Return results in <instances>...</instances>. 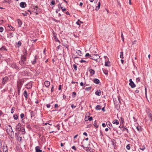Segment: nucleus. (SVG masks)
Here are the masks:
<instances>
[{
    "mask_svg": "<svg viewBox=\"0 0 152 152\" xmlns=\"http://www.w3.org/2000/svg\"><path fill=\"white\" fill-rule=\"evenodd\" d=\"M25 51H23V55H21V60L26 61V56L27 54V51L25 49Z\"/></svg>",
    "mask_w": 152,
    "mask_h": 152,
    "instance_id": "obj_1",
    "label": "nucleus"
},
{
    "mask_svg": "<svg viewBox=\"0 0 152 152\" xmlns=\"http://www.w3.org/2000/svg\"><path fill=\"white\" fill-rule=\"evenodd\" d=\"M21 128H23V127H22L21 124L20 123H18L16 126L15 130L17 132H18L21 130Z\"/></svg>",
    "mask_w": 152,
    "mask_h": 152,
    "instance_id": "obj_2",
    "label": "nucleus"
},
{
    "mask_svg": "<svg viewBox=\"0 0 152 152\" xmlns=\"http://www.w3.org/2000/svg\"><path fill=\"white\" fill-rule=\"evenodd\" d=\"M24 82V80L23 79H21L18 80L17 82V85L21 86H22Z\"/></svg>",
    "mask_w": 152,
    "mask_h": 152,
    "instance_id": "obj_3",
    "label": "nucleus"
},
{
    "mask_svg": "<svg viewBox=\"0 0 152 152\" xmlns=\"http://www.w3.org/2000/svg\"><path fill=\"white\" fill-rule=\"evenodd\" d=\"M8 79V78L6 76L3 77L2 82V84L4 85L7 83Z\"/></svg>",
    "mask_w": 152,
    "mask_h": 152,
    "instance_id": "obj_4",
    "label": "nucleus"
},
{
    "mask_svg": "<svg viewBox=\"0 0 152 152\" xmlns=\"http://www.w3.org/2000/svg\"><path fill=\"white\" fill-rule=\"evenodd\" d=\"M129 81L130 82V83L129 84L131 88H134L135 87L136 85L134 83V82L132 81V80L131 79H130L129 80Z\"/></svg>",
    "mask_w": 152,
    "mask_h": 152,
    "instance_id": "obj_5",
    "label": "nucleus"
},
{
    "mask_svg": "<svg viewBox=\"0 0 152 152\" xmlns=\"http://www.w3.org/2000/svg\"><path fill=\"white\" fill-rule=\"evenodd\" d=\"M26 61L21 60L19 62V64L22 66L23 68H24L25 67V66L26 64Z\"/></svg>",
    "mask_w": 152,
    "mask_h": 152,
    "instance_id": "obj_6",
    "label": "nucleus"
},
{
    "mask_svg": "<svg viewBox=\"0 0 152 152\" xmlns=\"http://www.w3.org/2000/svg\"><path fill=\"white\" fill-rule=\"evenodd\" d=\"M11 67L15 69L16 70H20V69L18 66H17L15 63H13Z\"/></svg>",
    "mask_w": 152,
    "mask_h": 152,
    "instance_id": "obj_7",
    "label": "nucleus"
},
{
    "mask_svg": "<svg viewBox=\"0 0 152 152\" xmlns=\"http://www.w3.org/2000/svg\"><path fill=\"white\" fill-rule=\"evenodd\" d=\"M26 4L25 2H22L20 3V6L22 8H24L26 7Z\"/></svg>",
    "mask_w": 152,
    "mask_h": 152,
    "instance_id": "obj_8",
    "label": "nucleus"
},
{
    "mask_svg": "<svg viewBox=\"0 0 152 152\" xmlns=\"http://www.w3.org/2000/svg\"><path fill=\"white\" fill-rule=\"evenodd\" d=\"M32 83L31 82H29L26 85V88L27 89H30L32 87Z\"/></svg>",
    "mask_w": 152,
    "mask_h": 152,
    "instance_id": "obj_9",
    "label": "nucleus"
},
{
    "mask_svg": "<svg viewBox=\"0 0 152 152\" xmlns=\"http://www.w3.org/2000/svg\"><path fill=\"white\" fill-rule=\"evenodd\" d=\"M20 74L22 75L25 76H28V73L26 71H24L23 72H20Z\"/></svg>",
    "mask_w": 152,
    "mask_h": 152,
    "instance_id": "obj_10",
    "label": "nucleus"
},
{
    "mask_svg": "<svg viewBox=\"0 0 152 152\" xmlns=\"http://www.w3.org/2000/svg\"><path fill=\"white\" fill-rule=\"evenodd\" d=\"M111 142L112 143V145L113 146L114 148L115 149H116V141L115 140H112Z\"/></svg>",
    "mask_w": 152,
    "mask_h": 152,
    "instance_id": "obj_11",
    "label": "nucleus"
},
{
    "mask_svg": "<svg viewBox=\"0 0 152 152\" xmlns=\"http://www.w3.org/2000/svg\"><path fill=\"white\" fill-rule=\"evenodd\" d=\"M50 83L49 81H45L44 82V85L46 87H49L50 85Z\"/></svg>",
    "mask_w": 152,
    "mask_h": 152,
    "instance_id": "obj_12",
    "label": "nucleus"
},
{
    "mask_svg": "<svg viewBox=\"0 0 152 152\" xmlns=\"http://www.w3.org/2000/svg\"><path fill=\"white\" fill-rule=\"evenodd\" d=\"M87 152H93V149H92L91 148L86 147V148L85 150Z\"/></svg>",
    "mask_w": 152,
    "mask_h": 152,
    "instance_id": "obj_13",
    "label": "nucleus"
},
{
    "mask_svg": "<svg viewBox=\"0 0 152 152\" xmlns=\"http://www.w3.org/2000/svg\"><path fill=\"white\" fill-rule=\"evenodd\" d=\"M17 88H18V95H19L20 94V89H21V87H22V86L17 85Z\"/></svg>",
    "mask_w": 152,
    "mask_h": 152,
    "instance_id": "obj_14",
    "label": "nucleus"
},
{
    "mask_svg": "<svg viewBox=\"0 0 152 152\" xmlns=\"http://www.w3.org/2000/svg\"><path fill=\"white\" fill-rule=\"evenodd\" d=\"M114 102L115 105V108H116L117 110L119 109L120 108V105L118 104L117 102H115L114 101Z\"/></svg>",
    "mask_w": 152,
    "mask_h": 152,
    "instance_id": "obj_15",
    "label": "nucleus"
},
{
    "mask_svg": "<svg viewBox=\"0 0 152 152\" xmlns=\"http://www.w3.org/2000/svg\"><path fill=\"white\" fill-rule=\"evenodd\" d=\"M7 133L9 134L10 133H13L14 134V132L12 128H10L9 129H7Z\"/></svg>",
    "mask_w": 152,
    "mask_h": 152,
    "instance_id": "obj_16",
    "label": "nucleus"
},
{
    "mask_svg": "<svg viewBox=\"0 0 152 152\" xmlns=\"http://www.w3.org/2000/svg\"><path fill=\"white\" fill-rule=\"evenodd\" d=\"M39 148L40 147L39 146H37L35 148L36 152H42V150L40 149Z\"/></svg>",
    "mask_w": 152,
    "mask_h": 152,
    "instance_id": "obj_17",
    "label": "nucleus"
},
{
    "mask_svg": "<svg viewBox=\"0 0 152 152\" xmlns=\"http://www.w3.org/2000/svg\"><path fill=\"white\" fill-rule=\"evenodd\" d=\"M93 82L96 84H98L99 83V80L97 78L94 79L93 80Z\"/></svg>",
    "mask_w": 152,
    "mask_h": 152,
    "instance_id": "obj_18",
    "label": "nucleus"
},
{
    "mask_svg": "<svg viewBox=\"0 0 152 152\" xmlns=\"http://www.w3.org/2000/svg\"><path fill=\"white\" fill-rule=\"evenodd\" d=\"M121 130L123 131H124L126 130L127 131V132H128V130L125 126H122V128H121Z\"/></svg>",
    "mask_w": 152,
    "mask_h": 152,
    "instance_id": "obj_19",
    "label": "nucleus"
},
{
    "mask_svg": "<svg viewBox=\"0 0 152 152\" xmlns=\"http://www.w3.org/2000/svg\"><path fill=\"white\" fill-rule=\"evenodd\" d=\"M137 130L139 132L142 131V128L140 126H138L136 127Z\"/></svg>",
    "mask_w": 152,
    "mask_h": 152,
    "instance_id": "obj_20",
    "label": "nucleus"
},
{
    "mask_svg": "<svg viewBox=\"0 0 152 152\" xmlns=\"http://www.w3.org/2000/svg\"><path fill=\"white\" fill-rule=\"evenodd\" d=\"M95 94L97 96H100L101 95V92L100 90L97 91L95 92Z\"/></svg>",
    "mask_w": 152,
    "mask_h": 152,
    "instance_id": "obj_21",
    "label": "nucleus"
},
{
    "mask_svg": "<svg viewBox=\"0 0 152 152\" xmlns=\"http://www.w3.org/2000/svg\"><path fill=\"white\" fill-rule=\"evenodd\" d=\"M106 125H107V126L110 129H111V128L110 127V126H112V125L111 124L110 122H106Z\"/></svg>",
    "mask_w": 152,
    "mask_h": 152,
    "instance_id": "obj_22",
    "label": "nucleus"
},
{
    "mask_svg": "<svg viewBox=\"0 0 152 152\" xmlns=\"http://www.w3.org/2000/svg\"><path fill=\"white\" fill-rule=\"evenodd\" d=\"M113 124H116V125H118L119 124V122L118 120L115 119L113 121Z\"/></svg>",
    "mask_w": 152,
    "mask_h": 152,
    "instance_id": "obj_23",
    "label": "nucleus"
},
{
    "mask_svg": "<svg viewBox=\"0 0 152 152\" xmlns=\"http://www.w3.org/2000/svg\"><path fill=\"white\" fill-rule=\"evenodd\" d=\"M17 21L18 23V24L19 25V27H21L22 24V21L20 19H18L17 20Z\"/></svg>",
    "mask_w": 152,
    "mask_h": 152,
    "instance_id": "obj_24",
    "label": "nucleus"
},
{
    "mask_svg": "<svg viewBox=\"0 0 152 152\" xmlns=\"http://www.w3.org/2000/svg\"><path fill=\"white\" fill-rule=\"evenodd\" d=\"M100 2H99L98 3V5L96 7L95 10H96L97 11L99 10L100 8Z\"/></svg>",
    "mask_w": 152,
    "mask_h": 152,
    "instance_id": "obj_25",
    "label": "nucleus"
},
{
    "mask_svg": "<svg viewBox=\"0 0 152 152\" xmlns=\"http://www.w3.org/2000/svg\"><path fill=\"white\" fill-rule=\"evenodd\" d=\"M23 95L26 99L28 98V94L27 92L26 91H25L23 92Z\"/></svg>",
    "mask_w": 152,
    "mask_h": 152,
    "instance_id": "obj_26",
    "label": "nucleus"
},
{
    "mask_svg": "<svg viewBox=\"0 0 152 152\" xmlns=\"http://www.w3.org/2000/svg\"><path fill=\"white\" fill-rule=\"evenodd\" d=\"M148 117L151 118V121L152 122V115L149 112L148 113Z\"/></svg>",
    "mask_w": 152,
    "mask_h": 152,
    "instance_id": "obj_27",
    "label": "nucleus"
},
{
    "mask_svg": "<svg viewBox=\"0 0 152 152\" xmlns=\"http://www.w3.org/2000/svg\"><path fill=\"white\" fill-rule=\"evenodd\" d=\"M76 52L77 53L79 56H81L82 53L81 51L80 50H76Z\"/></svg>",
    "mask_w": 152,
    "mask_h": 152,
    "instance_id": "obj_28",
    "label": "nucleus"
},
{
    "mask_svg": "<svg viewBox=\"0 0 152 152\" xmlns=\"http://www.w3.org/2000/svg\"><path fill=\"white\" fill-rule=\"evenodd\" d=\"M5 50L7 51V50L6 49V48L4 46H2L1 48H0V50Z\"/></svg>",
    "mask_w": 152,
    "mask_h": 152,
    "instance_id": "obj_29",
    "label": "nucleus"
},
{
    "mask_svg": "<svg viewBox=\"0 0 152 152\" xmlns=\"http://www.w3.org/2000/svg\"><path fill=\"white\" fill-rule=\"evenodd\" d=\"M110 62L109 61L105 62V66H110Z\"/></svg>",
    "mask_w": 152,
    "mask_h": 152,
    "instance_id": "obj_30",
    "label": "nucleus"
},
{
    "mask_svg": "<svg viewBox=\"0 0 152 152\" xmlns=\"http://www.w3.org/2000/svg\"><path fill=\"white\" fill-rule=\"evenodd\" d=\"M96 110H99L101 109V106L99 105H97L95 107Z\"/></svg>",
    "mask_w": 152,
    "mask_h": 152,
    "instance_id": "obj_31",
    "label": "nucleus"
},
{
    "mask_svg": "<svg viewBox=\"0 0 152 152\" xmlns=\"http://www.w3.org/2000/svg\"><path fill=\"white\" fill-rule=\"evenodd\" d=\"M53 37L54 39H55V41L56 42H59V43H60V41L56 37V36L55 35L53 36Z\"/></svg>",
    "mask_w": 152,
    "mask_h": 152,
    "instance_id": "obj_32",
    "label": "nucleus"
},
{
    "mask_svg": "<svg viewBox=\"0 0 152 152\" xmlns=\"http://www.w3.org/2000/svg\"><path fill=\"white\" fill-rule=\"evenodd\" d=\"M8 27H9L10 29L11 30H12L13 31H14L15 30V28L13 27L12 26H11V25H9Z\"/></svg>",
    "mask_w": 152,
    "mask_h": 152,
    "instance_id": "obj_33",
    "label": "nucleus"
},
{
    "mask_svg": "<svg viewBox=\"0 0 152 152\" xmlns=\"http://www.w3.org/2000/svg\"><path fill=\"white\" fill-rule=\"evenodd\" d=\"M3 151H5V152H6L7 151V146H6V147H5V146L4 145L3 146Z\"/></svg>",
    "mask_w": 152,
    "mask_h": 152,
    "instance_id": "obj_34",
    "label": "nucleus"
},
{
    "mask_svg": "<svg viewBox=\"0 0 152 152\" xmlns=\"http://www.w3.org/2000/svg\"><path fill=\"white\" fill-rule=\"evenodd\" d=\"M36 57L37 56H35V57H34L35 58H34V60L32 62V63L33 65L35 64L36 63Z\"/></svg>",
    "mask_w": 152,
    "mask_h": 152,
    "instance_id": "obj_35",
    "label": "nucleus"
},
{
    "mask_svg": "<svg viewBox=\"0 0 152 152\" xmlns=\"http://www.w3.org/2000/svg\"><path fill=\"white\" fill-rule=\"evenodd\" d=\"M30 113H31V117H33L34 116L35 113L33 111H31V112Z\"/></svg>",
    "mask_w": 152,
    "mask_h": 152,
    "instance_id": "obj_36",
    "label": "nucleus"
},
{
    "mask_svg": "<svg viewBox=\"0 0 152 152\" xmlns=\"http://www.w3.org/2000/svg\"><path fill=\"white\" fill-rule=\"evenodd\" d=\"M89 72L90 74L92 75H93L95 73V72L94 70L92 69H90L89 70Z\"/></svg>",
    "mask_w": 152,
    "mask_h": 152,
    "instance_id": "obj_37",
    "label": "nucleus"
},
{
    "mask_svg": "<svg viewBox=\"0 0 152 152\" xmlns=\"http://www.w3.org/2000/svg\"><path fill=\"white\" fill-rule=\"evenodd\" d=\"M94 125L96 128H97L98 127V126L97 124L96 121H94Z\"/></svg>",
    "mask_w": 152,
    "mask_h": 152,
    "instance_id": "obj_38",
    "label": "nucleus"
},
{
    "mask_svg": "<svg viewBox=\"0 0 152 152\" xmlns=\"http://www.w3.org/2000/svg\"><path fill=\"white\" fill-rule=\"evenodd\" d=\"M86 118H85V120L86 121H88V120L90 121H91L93 119V118H92V117H88V119L87 120H86Z\"/></svg>",
    "mask_w": 152,
    "mask_h": 152,
    "instance_id": "obj_39",
    "label": "nucleus"
},
{
    "mask_svg": "<svg viewBox=\"0 0 152 152\" xmlns=\"http://www.w3.org/2000/svg\"><path fill=\"white\" fill-rule=\"evenodd\" d=\"M13 117L15 120H16L18 118V116L17 114H15L14 115Z\"/></svg>",
    "mask_w": 152,
    "mask_h": 152,
    "instance_id": "obj_40",
    "label": "nucleus"
},
{
    "mask_svg": "<svg viewBox=\"0 0 152 152\" xmlns=\"http://www.w3.org/2000/svg\"><path fill=\"white\" fill-rule=\"evenodd\" d=\"M76 95V93L75 92H73L72 93V96L73 97H75Z\"/></svg>",
    "mask_w": 152,
    "mask_h": 152,
    "instance_id": "obj_41",
    "label": "nucleus"
},
{
    "mask_svg": "<svg viewBox=\"0 0 152 152\" xmlns=\"http://www.w3.org/2000/svg\"><path fill=\"white\" fill-rule=\"evenodd\" d=\"M91 89V87H87L85 88V90L87 91H89Z\"/></svg>",
    "mask_w": 152,
    "mask_h": 152,
    "instance_id": "obj_42",
    "label": "nucleus"
},
{
    "mask_svg": "<svg viewBox=\"0 0 152 152\" xmlns=\"http://www.w3.org/2000/svg\"><path fill=\"white\" fill-rule=\"evenodd\" d=\"M73 67L74 68V69L75 70H77V66L75 64H74L73 65Z\"/></svg>",
    "mask_w": 152,
    "mask_h": 152,
    "instance_id": "obj_43",
    "label": "nucleus"
},
{
    "mask_svg": "<svg viewBox=\"0 0 152 152\" xmlns=\"http://www.w3.org/2000/svg\"><path fill=\"white\" fill-rule=\"evenodd\" d=\"M120 57L121 58H124L123 57V52H121V55L120 56Z\"/></svg>",
    "mask_w": 152,
    "mask_h": 152,
    "instance_id": "obj_44",
    "label": "nucleus"
},
{
    "mask_svg": "<svg viewBox=\"0 0 152 152\" xmlns=\"http://www.w3.org/2000/svg\"><path fill=\"white\" fill-rule=\"evenodd\" d=\"M55 4V2L54 0H53L51 2V4H50L51 5H54Z\"/></svg>",
    "mask_w": 152,
    "mask_h": 152,
    "instance_id": "obj_45",
    "label": "nucleus"
},
{
    "mask_svg": "<svg viewBox=\"0 0 152 152\" xmlns=\"http://www.w3.org/2000/svg\"><path fill=\"white\" fill-rule=\"evenodd\" d=\"M22 14L24 16H26L28 13L27 12H25L22 13Z\"/></svg>",
    "mask_w": 152,
    "mask_h": 152,
    "instance_id": "obj_46",
    "label": "nucleus"
},
{
    "mask_svg": "<svg viewBox=\"0 0 152 152\" xmlns=\"http://www.w3.org/2000/svg\"><path fill=\"white\" fill-rule=\"evenodd\" d=\"M90 56H91V55L88 53H86L85 55L86 57H90Z\"/></svg>",
    "mask_w": 152,
    "mask_h": 152,
    "instance_id": "obj_47",
    "label": "nucleus"
},
{
    "mask_svg": "<svg viewBox=\"0 0 152 152\" xmlns=\"http://www.w3.org/2000/svg\"><path fill=\"white\" fill-rule=\"evenodd\" d=\"M21 131L23 133L24 132V133H23V134H25V131L24 127H23V128H22V129L21 130Z\"/></svg>",
    "mask_w": 152,
    "mask_h": 152,
    "instance_id": "obj_48",
    "label": "nucleus"
},
{
    "mask_svg": "<svg viewBox=\"0 0 152 152\" xmlns=\"http://www.w3.org/2000/svg\"><path fill=\"white\" fill-rule=\"evenodd\" d=\"M126 148L128 150H129L130 149V147L129 144H128L126 145Z\"/></svg>",
    "mask_w": 152,
    "mask_h": 152,
    "instance_id": "obj_49",
    "label": "nucleus"
},
{
    "mask_svg": "<svg viewBox=\"0 0 152 152\" xmlns=\"http://www.w3.org/2000/svg\"><path fill=\"white\" fill-rule=\"evenodd\" d=\"M17 44L18 45V47H19L21 45V43L20 41H19L17 43Z\"/></svg>",
    "mask_w": 152,
    "mask_h": 152,
    "instance_id": "obj_50",
    "label": "nucleus"
},
{
    "mask_svg": "<svg viewBox=\"0 0 152 152\" xmlns=\"http://www.w3.org/2000/svg\"><path fill=\"white\" fill-rule=\"evenodd\" d=\"M61 8L63 12H64L66 10V8L65 7L63 8L62 7H61Z\"/></svg>",
    "mask_w": 152,
    "mask_h": 152,
    "instance_id": "obj_51",
    "label": "nucleus"
},
{
    "mask_svg": "<svg viewBox=\"0 0 152 152\" xmlns=\"http://www.w3.org/2000/svg\"><path fill=\"white\" fill-rule=\"evenodd\" d=\"M80 62H81V63H82V62H86V63H87V61H85L83 59H81V60L80 61Z\"/></svg>",
    "mask_w": 152,
    "mask_h": 152,
    "instance_id": "obj_52",
    "label": "nucleus"
},
{
    "mask_svg": "<svg viewBox=\"0 0 152 152\" xmlns=\"http://www.w3.org/2000/svg\"><path fill=\"white\" fill-rule=\"evenodd\" d=\"M103 72L105 75H107L108 74V71L107 70H103Z\"/></svg>",
    "mask_w": 152,
    "mask_h": 152,
    "instance_id": "obj_53",
    "label": "nucleus"
},
{
    "mask_svg": "<svg viewBox=\"0 0 152 152\" xmlns=\"http://www.w3.org/2000/svg\"><path fill=\"white\" fill-rule=\"evenodd\" d=\"M4 30L3 28L2 27H0V32H3Z\"/></svg>",
    "mask_w": 152,
    "mask_h": 152,
    "instance_id": "obj_54",
    "label": "nucleus"
},
{
    "mask_svg": "<svg viewBox=\"0 0 152 152\" xmlns=\"http://www.w3.org/2000/svg\"><path fill=\"white\" fill-rule=\"evenodd\" d=\"M52 87V88H51V91L52 92L53 91V90H54V86H53V85H51Z\"/></svg>",
    "mask_w": 152,
    "mask_h": 152,
    "instance_id": "obj_55",
    "label": "nucleus"
},
{
    "mask_svg": "<svg viewBox=\"0 0 152 152\" xmlns=\"http://www.w3.org/2000/svg\"><path fill=\"white\" fill-rule=\"evenodd\" d=\"M24 116V114L23 113L21 114L20 117L21 118H23Z\"/></svg>",
    "mask_w": 152,
    "mask_h": 152,
    "instance_id": "obj_56",
    "label": "nucleus"
},
{
    "mask_svg": "<svg viewBox=\"0 0 152 152\" xmlns=\"http://www.w3.org/2000/svg\"><path fill=\"white\" fill-rule=\"evenodd\" d=\"M91 8V5L90 4H88L87 6V9H90Z\"/></svg>",
    "mask_w": 152,
    "mask_h": 152,
    "instance_id": "obj_57",
    "label": "nucleus"
},
{
    "mask_svg": "<svg viewBox=\"0 0 152 152\" xmlns=\"http://www.w3.org/2000/svg\"><path fill=\"white\" fill-rule=\"evenodd\" d=\"M145 148L144 147V145L143 147L142 148L140 147V148L141 150L142 151H144L145 149Z\"/></svg>",
    "mask_w": 152,
    "mask_h": 152,
    "instance_id": "obj_58",
    "label": "nucleus"
},
{
    "mask_svg": "<svg viewBox=\"0 0 152 152\" xmlns=\"http://www.w3.org/2000/svg\"><path fill=\"white\" fill-rule=\"evenodd\" d=\"M79 21H80V20H78V21H77L76 22V23L78 25H80V22Z\"/></svg>",
    "mask_w": 152,
    "mask_h": 152,
    "instance_id": "obj_59",
    "label": "nucleus"
},
{
    "mask_svg": "<svg viewBox=\"0 0 152 152\" xmlns=\"http://www.w3.org/2000/svg\"><path fill=\"white\" fill-rule=\"evenodd\" d=\"M33 8L34 9V11H35L36 9L37 8L38 9V10H40L39 8L37 6H35V7H34Z\"/></svg>",
    "mask_w": 152,
    "mask_h": 152,
    "instance_id": "obj_60",
    "label": "nucleus"
},
{
    "mask_svg": "<svg viewBox=\"0 0 152 152\" xmlns=\"http://www.w3.org/2000/svg\"><path fill=\"white\" fill-rule=\"evenodd\" d=\"M27 128L29 129H31V126L29 124H28L27 125Z\"/></svg>",
    "mask_w": 152,
    "mask_h": 152,
    "instance_id": "obj_61",
    "label": "nucleus"
},
{
    "mask_svg": "<svg viewBox=\"0 0 152 152\" xmlns=\"http://www.w3.org/2000/svg\"><path fill=\"white\" fill-rule=\"evenodd\" d=\"M121 37L123 41H124V36L123 35V33L122 32H121Z\"/></svg>",
    "mask_w": 152,
    "mask_h": 152,
    "instance_id": "obj_62",
    "label": "nucleus"
},
{
    "mask_svg": "<svg viewBox=\"0 0 152 152\" xmlns=\"http://www.w3.org/2000/svg\"><path fill=\"white\" fill-rule=\"evenodd\" d=\"M13 33H9V35L11 36L12 37L13 36Z\"/></svg>",
    "mask_w": 152,
    "mask_h": 152,
    "instance_id": "obj_63",
    "label": "nucleus"
},
{
    "mask_svg": "<svg viewBox=\"0 0 152 152\" xmlns=\"http://www.w3.org/2000/svg\"><path fill=\"white\" fill-rule=\"evenodd\" d=\"M72 149L75 150V151H76L77 150L76 148L75 147V146H73L72 147Z\"/></svg>",
    "mask_w": 152,
    "mask_h": 152,
    "instance_id": "obj_64",
    "label": "nucleus"
}]
</instances>
